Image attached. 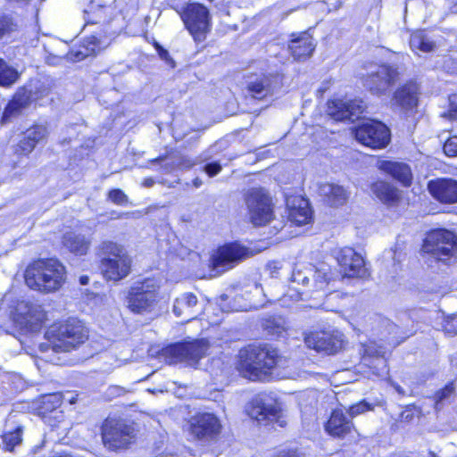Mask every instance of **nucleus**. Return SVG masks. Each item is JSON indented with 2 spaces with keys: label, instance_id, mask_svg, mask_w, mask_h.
<instances>
[{
  "label": "nucleus",
  "instance_id": "nucleus-37",
  "mask_svg": "<svg viewBox=\"0 0 457 457\" xmlns=\"http://www.w3.org/2000/svg\"><path fill=\"white\" fill-rule=\"evenodd\" d=\"M114 35L113 31L104 30V35H92L87 38V49L92 54H96L110 44V37Z\"/></svg>",
  "mask_w": 457,
  "mask_h": 457
},
{
  "label": "nucleus",
  "instance_id": "nucleus-56",
  "mask_svg": "<svg viewBox=\"0 0 457 457\" xmlns=\"http://www.w3.org/2000/svg\"><path fill=\"white\" fill-rule=\"evenodd\" d=\"M193 184L195 187H199L202 185V181L199 179H194Z\"/></svg>",
  "mask_w": 457,
  "mask_h": 457
},
{
  "label": "nucleus",
  "instance_id": "nucleus-36",
  "mask_svg": "<svg viewBox=\"0 0 457 457\" xmlns=\"http://www.w3.org/2000/svg\"><path fill=\"white\" fill-rule=\"evenodd\" d=\"M262 328L268 335L280 337L287 329L286 321L280 316H269L262 320Z\"/></svg>",
  "mask_w": 457,
  "mask_h": 457
},
{
  "label": "nucleus",
  "instance_id": "nucleus-2",
  "mask_svg": "<svg viewBox=\"0 0 457 457\" xmlns=\"http://www.w3.org/2000/svg\"><path fill=\"white\" fill-rule=\"evenodd\" d=\"M287 364V360L272 346L252 345L240 350L237 369L244 377L251 380H260L272 369L284 368Z\"/></svg>",
  "mask_w": 457,
  "mask_h": 457
},
{
  "label": "nucleus",
  "instance_id": "nucleus-21",
  "mask_svg": "<svg viewBox=\"0 0 457 457\" xmlns=\"http://www.w3.org/2000/svg\"><path fill=\"white\" fill-rule=\"evenodd\" d=\"M429 194L438 202L445 204L457 203V180L451 178H438L428 183Z\"/></svg>",
  "mask_w": 457,
  "mask_h": 457
},
{
  "label": "nucleus",
  "instance_id": "nucleus-53",
  "mask_svg": "<svg viewBox=\"0 0 457 457\" xmlns=\"http://www.w3.org/2000/svg\"><path fill=\"white\" fill-rule=\"evenodd\" d=\"M155 48H156V50L158 52V54H159L161 59L166 61L167 62H173L172 59L170 56L169 52L166 49L162 48L158 44L155 45Z\"/></svg>",
  "mask_w": 457,
  "mask_h": 457
},
{
  "label": "nucleus",
  "instance_id": "nucleus-31",
  "mask_svg": "<svg viewBox=\"0 0 457 457\" xmlns=\"http://www.w3.org/2000/svg\"><path fill=\"white\" fill-rule=\"evenodd\" d=\"M196 296L192 293H186L175 300L173 312L176 316L184 317L185 320L188 321L196 316Z\"/></svg>",
  "mask_w": 457,
  "mask_h": 457
},
{
  "label": "nucleus",
  "instance_id": "nucleus-17",
  "mask_svg": "<svg viewBox=\"0 0 457 457\" xmlns=\"http://www.w3.org/2000/svg\"><path fill=\"white\" fill-rule=\"evenodd\" d=\"M282 78L278 74L252 77L246 82L247 94L255 99H263L272 96L281 87Z\"/></svg>",
  "mask_w": 457,
  "mask_h": 457
},
{
  "label": "nucleus",
  "instance_id": "nucleus-33",
  "mask_svg": "<svg viewBox=\"0 0 457 457\" xmlns=\"http://www.w3.org/2000/svg\"><path fill=\"white\" fill-rule=\"evenodd\" d=\"M112 9L110 6L91 5L84 11V20L86 26L90 24L107 25L112 20L111 12Z\"/></svg>",
  "mask_w": 457,
  "mask_h": 457
},
{
  "label": "nucleus",
  "instance_id": "nucleus-44",
  "mask_svg": "<svg viewBox=\"0 0 457 457\" xmlns=\"http://www.w3.org/2000/svg\"><path fill=\"white\" fill-rule=\"evenodd\" d=\"M444 152L449 157L457 156V136L451 137L445 141Z\"/></svg>",
  "mask_w": 457,
  "mask_h": 457
},
{
  "label": "nucleus",
  "instance_id": "nucleus-38",
  "mask_svg": "<svg viewBox=\"0 0 457 457\" xmlns=\"http://www.w3.org/2000/svg\"><path fill=\"white\" fill-rule=\"evenodd\" d=\"M18 78V71L0 59V86L9 87L15 83Z\"/></svg>",
  "mask_w": 457,
  "mask_h": 457
},
{
  "label": "nucleus",
  "instance_id": "nucleus-16",
  "mask_svg": "<svg viewBox=\"0 0 457 457\" xmlns=\"http://www.w3.org/2000/svg\"><path fill=\"white\" fill-rule=\"evenodd\" d=\"M399 79L396 68L390 65H381L376 71H372L364 80V86L374 95H384L387 89L395 85Z\"/></svg>",
  "mask_w": 457,
  "mask_h": 457
},
{
  "label": "nucleus",
  "instance_id": "nucleus-39",
  "mask_svg": "<svg viewBox=\"0 0 457 457\" xmlns=\"http://www.w3.org/2000/svg\"><path fill=\"white\" fill-rule=\"evenodd\" d=\"M21 428H17L12 432L5 433L2 436L3 448L5 451L12 452L17 445L21 444L22 438Z\"/></svg>",
  "mask_w": 457,
  "mask_h": 457
},
{
  "label": "nucleus",
  "instance_id": "nucleus-41",
  "mask_svg": "<svg viewBox=\"0 0 457 457\" xmlns=\"http://www.w3.org/2000/svg\"><path fill=\"white\" fill-rule=\"evenodd\" d=\"M160 161L164 162V163L162 165V169L163 170V171L165 173L171 172L172 170H174L179 165L185 166L187 168H190V167H192L195 164L194 162H190L189 161H187V162L184 161L181 163H177L173 160H169V159H165L164 160L162 157L156 158V159L153 160L152 162H160Z\"/></svg>",
  "mask_w": 457,
  "mask_h": 457
},
{
  "label": "nucleus",
  "instance_id": "nucleus-47",
  "mask_svg": "<svg viewBox=\"0 0 457 457\" xmlns=\"http://www.w3.org/2000/svg\"><path fill=\"white\" fill-rule=\"evenodd\" d=\"M44 404L49 403L50 406L46 408V410L55 409L61 405L62 399L59 394H52L48 395H45L43 397Z\"/></svg>",
  "mask_w": 457,
  "mask_h": 457
},
{
  "label": "nucleus",
  "instance_id": "nucleus-9",
  "mask_svg": "<svg viewBox=\"0 0 457 457\" xmlns=\"http://www.w3.org/2000/svg\"><path fill=\"white\" fill-rule=\"evenodd\" d=\"M291 279L293 283L307 287H312V291H323L328 283L334 279V274L326 263H320L319 266L308 264L295 268Z\"/></svg>",
  "mask_w": 457,
  "mask_h": 457
},
{
  "label": "nucleus",
  "instance_id": "nucleus-60",
  "mask_svg": "<svg viewBox=\"0 0 457 457\" xmlns=\"http://www.w3.org/2000/svg\"><path fill=\"white\" fill-rule=\"evenodd\" d=\"M282 228H283L282 221H281V222H279V224H278V225H274V228H275L276 230H279V229H281Z\"/></svg>",
  "mask_w": 457,
  "mask_h": 457
},
{
  "label": "nucleus",
  "instance_id": "nucleus-55",
  "mask_svg": "<svg viewBox=\"0 0 457 457\" xmlns=\"http://www.w3.org/2000/svg\"><path fill=\"white\" fill-rule=\"evenodd\" d=\"M392 386H393V387L395 389V391L399 395H405V392H404L403 388L401 386H399V385H397L395 383H393Z\"/></svg>",
  "mask_w": 457,
  "mask_h": 457
},
{
  "label": "nucleus",
  "instance_id": "nucleus-43",
  "mask_svg": "<svg viewBox=\"0 0 457 457\" xmlns=\"http://www.w3.org/2000/svg\"><path fill=\"white\" fill-rule=\"evenodd\" d=\"M370 410H372V406L366 401H361L356 404L352 405L348 410V413L351 418H353Z\"/></svg>",
  "mask_w": 457,
  "mask_h": 457
},
{
  "label": "nucleus",
  "instance_id": "nucleus-25",
  "mask_svg": "<svg viewBox=\"0 0 457 457\" xmlns=\"http://www.w3.org/2000/svg\"><path fill=\"white\" fill-rule=\"evenodd\" d=\"M288 219L296 225H304L310 222L312 212L308 202L300 196L287 198Z\"/></svg>",
  "mask_w": 457,
  "mask_h": 457
},
{
  "label": "nucleus",
  "instance_id": "nucleus-32",
  "mask_svg": "<svg viewBox=\"0 0 457 457\" xmlns=\"http://www.w3.org/2000/svg\"><path fill=\"white\" fill-rule=\"evenodd\" d=\"M372 193L387 206L396 205L401 199L400 191L385 181H377L371 185Z\"/></svg>",
  "mask_w": 457,
  "mask_h": 457
},
{
  "label": "nucleus",
  "instance_id": "nucleus-1",
  "mask_svg": "<svg viewBox=\"0 0 457 457\" xmlns=\"http://www.w3.org/2000/svg\"><path fill=\"white\" fill-rule=\"evenodd\" d=\"M87 337V332L79 320L69 319L48 328L45 333L46 342L39 345V350L46 361L60 365L62 362L58 354L77 349Z\"/></svg>",
  "mask_w": 457,
  "mask_h": 457
},
{
  "label": "nucleus",
  "instance_id": "nucleus-58",
  "mask_svg": "<svg viewBox=\"0 0 457 457\" xmlns=\"http://www.w3.org/2000/svg\"><path fill=\"white\" fill-rule=\"evenodd\" d=\"M88 54H82L81 52H79L76 56L79 58V59H83L86 55H87Z\"/></svg>",
  "mask_w": 457,
  "mask_h": 457
},
{
  "label": "nucleus",
  "instance_id": "nucleus-6",
  "mask_svg": "<svg viewBox=\"0 0 457 457\" xmlns=\"http://www.w3.org/2000/svg\"><path fill=\"white\" fill-rule=\"evenodd\" d=\"M159 290L160 284L154 278L134 283L128 291L127 307L136 314L151 312L158 303Z\"/></svg>",
  "mask_w": 457,
  "mask_h": 457
},
{
  "label": "nucleus",
  "instance_id": "nucleus-7",
  "mask_svg": "<svg viewBox=\"0 0 457 457\" xmlns=\"http://www.w3.org/2000/svg\"><path fill=\"white\" fill-rule=\"evenodd\" d=\"M48 94L49 88L43 83L19 88L4 108L1 123L10 122L28 109L33 102L42 99Z\"/></svg>",
  "mask_w": 457,
  "mask_h": 457
},
{
  "label": "nucleus",
  "instance_id": "nucleus-49",
  "mask_svg": "<svg viewBox=\"0 0 457 457\" xmlns=\"http://www.w3.org/2000/svg\"><path fill=\"white\" fill-rule=\"evenodd\" d=\"M449 117L451 119H457V94L452 95L449 97Z\"/></svg>",
  "mask_w": 457,
  "mask_h": 457
},
{
  "label": "nucleus",
  "instance_id": "nucleus-48",
  "mask_svg": "<svg viewBox=\"0 0 457 457\" xmlns=\"http://www.w3.org/2000/svg\"><path fill=\"white\" fill-rule=\"evenodd\" d=\"M273 457H302V455L295 449L281 448L276 451Z\"/></svg>",
  "mask_w": 457,
  "mask_h": 457
},
{
  "label": "nucleus",
  "instance_id": "nucleus-18",
  "mask_svg": "<svg viewBox=\"0 0 457 457\" xmlns=\"http://www.w3.org/2000/svg\"><path fill=\"white\" fill-rule=\"evenodd\" d=\"M15 320L21 326L29 331L37 332L46 320V313L38 304L21 302L16 307Z\"/></svg>",
  "mask_w": 457,
  "mask_h": 457
},
{
  "label": "nucleus",
  "instance_id": "nucleus-3",
  "mask_svg": "<svg viewBox=\"0 0 457 457\" xmlns=\"http://www.w3.org/2000/svg\"><path fill=\"white\" fill-rule=\"evenodd\" d=\"M65 274V267L57 259H38L27 267L25 282L31 289L50 293L62 286Z\"/></svg>",
  "mask_w": 457,
  "mask_h": 457
},
{
  "label": "nucleus",
  "instance_id": "nucleus-24",
  "mask_svg": "<svg viewBox=\"0 0 457 457\" xmlns=\"http://www.w3.org/2000/svg\"><path fill=\"white\" fill-rule=\"evenodd\" d=\"M326 431L335 437H345L355 431L353 424L341 409L334 410L325 425Z\"/></svg>",
  "mask_w": 457,
  "mask_h": 457
},
{
  "label": "nucleus",
  "instance_id": "nucleus-30",
  "mask_svg": "<svg viewBox=\"0 0 457 457\" xmlns=\"http://www.w3.org/2000/svg\"><path fill=\"white\" fill-rule=\"evenodd\" d=\"M62 245L76 255H85L90 248L91 238L85 235L70 231L62 236Z\"/></svg>",
  "mask_w": 457,
  "mask_h": 457
},
{
  "label": "nucleus",
  "instance_id": "nucleus-61",
  "mask_svg": "<svg viewBox=\"0 0 457 457\" xmlns=\"http://www.w3.org/2000/svg\"><path fill=\"white\" fill-rule=\"evenodd\" d=\"M428 457H437L434 452H429Z\"/></svg>",
  "mask_w": 457,
  "mask_h": 457
},
{
  "label": "nucleus",
  "instance_id": "nucleus-23",
  "mask_svg": "<svg viewBox=\"0 0 457 457\" xmlns=\"http://www.w3.org/2000/svg\"><path fill=\"white\" fill-rule=\"evenodd\" d=\"M48 136V129L44 125H35L28 129L22 138L14 146V153L17 155H28Z\"/></svg>",
  "mask_w": 457,
  "mask_h": 457
},
{
  "label": "nucleus",
  "instance_id": "nucleus-10",
  "mask_svg": "<svg viewBox=\"0 0 457 457\" xmlns=\"http://www.w3.org/2000/svg\"><path fill=\"white\" fill-rule=\"evenodd\" d=\"M208 348L207 341L202 339L170 345L163 349V354L170 363L187 361L195 365L205 355Z\"/></svg>",
  "mask_w": 457,
  "mask_h": 457
},
{
  "label": "nucleus",
  "instance_id": "nucleus-5",
  "mask_svg": "<svg viewBox=\"0 0 457 457\" xmlns=\"http://www.w3.org/2000/svg\"><path fill=\"white\" fill-rule=\"evenodd\" d=\"M424 253L444 263L457 260V236L445 228H437L428 232L422 245Z\"/></svg>",
  "mask_w": 457,
  "mask_h": 457
},
{
  "label": "nucleus",
  "instance_id": "nucleus-15",
  "mask_svg": "<svg viewBox=\"0 0 457 457\" xmlns=\"http://www.w3.org/2000/svg\"><path fill=\"white\" fill-rule=\"evenodd\" d=\"M334 254L343 278H365L368 275L362 256L353 248L344 247L335 251Z\"/></svg>",
  "mask_w": 457,
  "mask_h": 457
},
{
  "label": "nucleus",
  "instance_id": "nucleus-4",
  "mask_svg": "<svg viewBox=\"0 0 457 457\" xmlns=\"http://www.w3.org/2000/svg\"><path fill=\"white\" fill-rule=\"evenodd\" d=\"M97 249L100 270L106 280L120 281L130 273L132 261L122 245L104 241Z\"/></svg>",
  "mask_w": 457,
  "mask_h": 457
},
{
  "label": "nucleus",
  "instance_id": "nucleus-57",
  "mask_svg": "<svg viewBox=\"0 0 457 457\" xmlns=\"http://www.w3.org/2000/svg\"><path fill=\"white\" fill-rule=\"evenodd\" d=\"M87 281H88V278H87V277H81V278H80V283H81L82 285H86V284H87Z\"/></svg>",
  "mask_w": 457,
  "mask_h": 457
},
{
  "label": "nucleus",
  "instance_id": "nucleus-27",
  "mask_svg": "<svg viewBox=\"0 0 457 457\" xmlns=\"http://www.w3.org/2000/svg\"><path fill=\"white\" fill-rule=\"evenodd\" d=\"M288 49L295 60L304 61L312 54L315 45L310 34L303 32L291 39Z\"/></svg>",
  "mask_w": 457,
  "mask_h": 457
},
{
  "label": "nucleus",
  "instance_id": "nucleus-13",
  "mask_svg": "<svg viewBox=\"0 0 457 457\" xmlns=\"http://www.w3.org/2000/svg\"><path fill=\"white\" fill-rule=\"evenodd\" d=\"M254 253V251L248 247L232 243L220 247L212 256V263L218 272H224Z\"/></svg>",
  "mask_w": 457,
  "mask_h": 457
},
{
  "label": "nucleus",
  "instance_id": "nucleus-22",
  "mask_svg": "<svg viewBox=\"0 0 457 457\" xmlns=\"http://www.w3.org/2000/svg\"><path fill=\"white\" fill-rule=\"evenodd\" d=\"M304 343L309 348L327 354L336 353L342 347V341L339 338L325 331L305 335Z\"/></svg>",
  "mask_w": 457,
  "mask_h": 457
},
{
  "label": "nucleus",
  "instance_id": "nucleus-54",
  "mask_svg": "<svg viewBox=\"0 0 457 457\" xmlns=\"http://www.w3.org/2000/svg\"><path fill=\"white\" fill-rule=\"evenodd\" d=\"M142 185L145 187H151L154 185V180L151 178H147L143 181Z\"/></svg>",
  "mask_w": 457,
  "mask_h": 457
},
{
  "label": "nucleus",
  "instance_id": "nucleus-51",
  "mask_svg": "<svg viewBox=\"0 0 457 457\" xmlns=\"http://www.w3.org/2000/svg\"><path fill=\"white\" fill-rule=\"evenodd\" d=\"M204 170L210 177H213L221 170V165L216 162H210L204 167Z\"/></svg>",
  "mask_w": 457,
  "mask_h": 457
},
{
  "label": "nucleus",
  "instance_id": "nucleus-34",
  "mask_svg": "<svg viewBox=\"0 0 457 457\" xmlns=\"http://www.w3.org/2000/svg\"><path fill=\"white\" fill-rule=\"evenodd\" d=\"M251 415L258 421L280 422V408L276 403L267 404L262 403L260 404L257 402V405L253 408Z\"/></svg>",
  "mask_w": 457,
  "mask_h": 457
},
{
  "label": "nucleus",
  "instance_id": "nucleus-28",
  "mask_svg": "<svg viewBox=\"0 0 457 457\" xmlns=\"http://www.w3.org/2000/svg\"><path fill=\"white\" fill-rule=\"evenodd\" d=\"M378 168L386 173L391 175L395 179L398 180L404 187H409L412 181V174L411 168L403 162L392 161H381Z\"/></svg>",
  "mask_w": 457,
  "mask_h": 457
},
{
  "label": "nucleus",
  "instance_id": "nucleus-29",
  "mask_svg": "<svg viewBox=\"0 0 457 457\" xmlns=\"http://www.w3.org/2000/svg\"><path fill=\"white\" fill-rule=\"evenodd\" d=\"M319 193L330 206L343 205L349 197V193L343 186L334 183L321 184Z\"/></svg>",
  "mask_w": 457,
  "mask_h": 457
},
{
  "label": "nucleus",
  "instance_id": "nucleus-42",
  "mask_svg": "<svg viewBox=\"0 0 457 457\" xmlns=\"http://www.w3.org/2000/svg\"><path fill=\"white\" fill-rule=\"evenodd\" d=\"M108 199L118 205H125L129 201L128 196L120 189H112L109 191Z\"/></svg>",
  "mask_w": 457,
  "mask_h": 457
},
{
  "label": "nucleus",
  "instance_id": "nucleus-62",
  "mask_svg": "<svg viewBox=\"0 0 457 457\" xmlns=\"http://www.w3.org/2000/svg\"><path fill=\"white\" fill-rule=\"evenodd\" d=\"M386 339H392L391 337H388V336H385Z\"/></svg>",
  "mask_w": 457,
  "mask_h": 457
},
{
  "label": "nucleus",
  "instance_id": "nucleus-20",
  "mask_svg": "<svg viewBox=\"0 0 457 457\" xmlns=\"http://www.w3.org/2000/svg\"><path fill=\"white\" fill-rule=\"evenodd\" d=\"M218 418L211 413H201L190 420V432L198 439H210L220 432Z\"/></svg>",
  "mask_w": 457,
  "mask_h": 457
},
{
  "label": "nucleus",
  "instance_id": "nucleus-14",
  "mask_svg": "<svg viewBox=\"0 0 457 457\" xmlns=\"http://www.w3.org/2000/svg\"><path fill=\"white\" fill-rule=\"evenodd\" d=\"M132 429L121 421L106 420L102 427V438L110 450L126 448L132 440Z\"/></svg>",
  "mask_w": 457,
  "mask_h": 457
},
{
  "label": "nucleus",
  "instance_id": "nucleus-50",
  "mask_svg": "<svg viewBox=\"0 0 457 457\" xmlns=\"http://www.w3.org/2000/svg\"><path fill=\"white\" fill-rule=\"evenodd\" d=\"M413 407L411 406V405H408L405 410H403L400 416H399V420L401 422H411L413 418H414V412H413Z\"/></svg>",
  "mask_w": 457,
  "mask_h": 457
},
{
  "label": "nucleus",
  "instance_id": "nucleus-45",
  "mask_svg": "<svg viewBox=\"0 0 457 457\" xmlns=\"http://www.w3.org/2000/svg\"><path fill=\"white\" fill-rule=\"evenodd\" d=\"M444 330L449 336L457 335V314H453L445 320Z\"/></svg>",
  "mask_w": 457,
  "mask_h": 457
},
{
  "label": "nucleus",
  "instance_id": "nucleus-52",
  "mask_svg": "<svg viewBox=\"0 0 457 457\" xmlns=\"http://www.w3.org/2000/svg\"><path fill=\"white\" fill-rule=\"evenodd\" d=\"M125 393V390L123 387H120L119 386H111L108 387L106 394L111 397H115L121 395Z\"/></svg>",
  "mask_w": 457,
  "mask_h": 457
},
{
  "label": "nucleus",
  "instance_id": "nucleus-35",
  "mask_svg": "<svg viewBox=\"0 0 457 457\" xmlns=\"http://www.w3.org/2000/svg\"><path fill=\"white\" fill-rule=\"evenodd\" d=\"M410 46L413 51L420 50L424 53H428L435 50L436 44L424 31L419 30L411 34Z\"/></svg>",
  "mask_w": 457,
  "mask_h": 457
},
{
  "label": "nucleus",
  "instance_id": "nucleus-19",
  "mask_svg": "<svg viewBox=\"0 0 457 457\" xmlns=\"http://www.w3.org/2000/svg\"><path fill=\"white\" fill-rule=\"evenodd\" d=\"M364 105L361 100H333L328 103V114L336 120L358 119L363 112Z\"/></svg>",
  "mask_w": 457,
  "mask_h": 457
},
{
  "label": "nucleus",
  "instance_id": "nucleus-59",
  "mask_svg": "<svg viewBox=\"0 0 457 457\" xmlns=\"http://www.w3.org/2000/svg\"><path fill=\"white\" fill-rule=\"evenodd\" d=\"M451 11L453 13H457V2L452 6Z\"/></svg>",
  "mask_w": 457,
  "mask_h": 457
},
{
  "label": "nucleus",
  "instance_id": "nucleus-26",
  "mask_svg": "<svg viewBox=\"0 0 457 457\" xmlns=\"http://www.w3.org/2000/svg\"><path fill=\"white\" fill-rule=\"evenodd\" d=\"M418 90L416 83H406L395 92L392 104L404 111L412 110L418 104Z\"/></svg>",
  "mask_w": 457,
  "mask_h": 457
},
{
  "label": "nucleus",
  "instance_id": "nucleus-40",
  "mask_svg": "<svg viewBox=\"0 0 457 457\" xmlns=\"http://www.w3.org/2000/svg\"><path fill=\"white\" fill-rule=\"evenodd\" d=\"M17 21L8 14L0 15V40L18 30Z\"/></svg>",
  "mask_w": 457,
  "mask_h": 457
},
{
  "label": "nucleus",
  "instance_id": "nucleus-46",
  "mask_svg": "<svg viewBox=\"0 0 457 457\" xmlns=\"http://www.w3.org/2000/svg\"><path fill=\"white\" fill-rule=\"evenodd\" d=\"M453 393V387L452 385H447L443 389L439 390L436 394V408H439L441 403L448 399Z\"/></svg>",
  "mask_w": 457,
  "mask_h": 457
},
{
  "label": "nucleus",
  "instance_id": "nucleus-11",
  "mask_svg": "<svg viewBox=\"0 0 457 457\" xmlns=\"http://www.w3.org/2000/svg\"><path fill=\"white\" fill-rule=\"evenodd\" d=\"M354 136L358 142L372 149L386 147L390 142V131L380 121L370 120L359 124Z\"/></svg>",
  "mask_w": 457,
  "mask_h": 457
},
{
  "label": "nucleus",
  "instance_id": "nucleus-12",
  "mask_svg": "<svg viewBox=\"0 0 457 457\" xmlns=\"http://www.w3.org/2000/svg\"><path fill=\"white\" fill-rule=\"evenodd\" d=\"M186 28L195 41H203L210 29V13L202 4H188L180 14Z\"/></svg>",
  "mask_w": 457,
  "mask_h": 457
},
{
  "label": "nucleus",
  "instance_id": "nucleus-8",
  "mask_svg": "<svg viewBox=\"0 0 457 457\" xmlns=\"http://www.w3.org/2000/svg\"><path fill=\"white\" fill-rule=\"evenodd\" d=\"M249 220L254 226H265L274 218L271 198L263 188H250L244 196Z\"/></svg>",
  "mask_w": 457,
  "mask_h": 457
}]
</instances>
